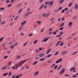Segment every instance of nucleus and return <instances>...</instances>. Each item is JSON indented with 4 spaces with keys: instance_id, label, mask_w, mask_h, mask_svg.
<instances>
[{
    "instance_id": "1",
    "label": "nucleus",
    "mask_w": 78,
    "mask_h": 78,
    "mask_svg": "<svg viewBox=\"0 0 78 78\" xmlns=\"http://www.w3.org/2000/svg\"><path fill=\"white\" fill-rule=\"evenodd\" d=\"M25 62H27V60H25L23 61L20 62V63L18 64H16L15 65V66L16 67V69H18V67H20L23 64H24Z\"/></svg>"
},
{
    "instance_id": "2",
    "label": "nucleus",
    "mask_w": 78,
    "mask_h": 78,
    "mask_svg": "<svg viewBox=\"0 0 78 78\" xmlns=\"http://www.w3.org/2000/svg\"><path fill=\"white\" fill-rule=\"evenodd\" d=\"M65 70H66V69H65L64 68H63V69H62L60 71V75H62V74L64 73V72H65Z\"/></svg>"
},
{
    "instance_id": "3",
    "label": "nucleus",
    "mask_w": 78,
    "mask_h": 78,
    "mask_svg": "<svg viewBox=\"0 0 78 78\" xmlns=\"http://www.w3.org/2000/svg\"><path fill=\"white\" fill-rule=\"evenodd\" d=\"M70 71H73V70H74L73 71V72H75L76 70H75V67H74L70 69Z\"/></svg>"
},
{
    "instance_id": "4",
    "label": "nucleus",
    "mask_w": 78,
    "mask_h": 78,
    "mask_svg": "<svg viewBox=\"0 0 78 78\" xmlns=\"http://www.w3.org/2000/svg\"><path fill=\"white\" fill-rule=\"evenodd\" d=\"M7 68V66H3L1 68V69L2 70H5Z\"/></svg>"
},
{
    "instance_id": "5",
    "label": "nucleus",
    "mask_w": 78,
    "mask_h": 78,
    "mask_svg": "<svg viewBox=\"0 0 78 78\" xmlns=\"http://www.w3.org/2000/svg\"><path fill=\"white\" fill-rule=\"evenodd\" d=\"M45 56V54L40 53L39 55V57H43Z\"/></svg>"
},
{
    "instance_id": "6",
    "label": "nucleus",
    "mask_w": 78,
    "mask_h": 78,
    "mask_svg": "<svg viewBox=\"0 0 78 78\" xmlns=\"http://www.w3.org/2000/svg\"><path fill=\"white\" fill-rule=\"evenodd\" d=\"M39 71H36L35 73L34 74V76H36V75L39 74Z\"/></svg>"
},
{
    "instance_id": "7",
    "label": "nucleus",
    "mask_w": 78,
    "mask_h": 78,
    "mask_svg": "<svg viewBox=\"0 0 78 78\" xmlns=\"http://www.w3.org/2000/svg\"><path fill=\"white\" fill-rule=\"evenodd\" d=\"M27 23V21H25L23 22H22L21 23V25H23L24 24H25Z\"/></svg>"
},
{
    "instance_id": "8",
    "label": "nucleus",
    "mask_w": 78,
    "mask_h": 78,
    "mask_svg": "<svg viewBox=\"0 0 78 78\" xmlns=\"http://www.w3.org/2000/svg\"><path fill=\"white\" fill-rule=\"evenodd\" d=\"M74 6H75V9H78V5H77V4H76L75 5H74Z\"/></svg>"
},
{
    "instance_id": "9",
    "label": "nucleus",
    "mask_w": 78,
    "mask_h": 78,
    "mask_svg": "<svg viewBox=\"0 0 78 78\" xmlns=\"http://www.w3.org/2000/svg\"><path fill=\"white\" fill-rule=\"evenodd\" d=\"M62 65H61L60 66H59L57 69V70H60V69H61L62 68Z\"/></svg>"
},
{
    "instance_id": "10",
    "label": "nucleus",
    "mask_w": 78,
    "mask_h": 78,
    "mask_svg": "<svg viewBox=\"0 0 78 78\" xmlns=\"http://www.w3.org/2000/svg\"><path fill=\"white\" fill-rule=\"evenodd\" d=\"M49 3L50 5L49 6H51L53 4V1H52L51 2H49Z\"/></svg>"
},
{
    "instance_id": "11",
    "label": "nucleus",
    "mask_w": 78,
    "mask_h": 78,
    "mask_svg": "<svg viewBox=\"0 0 78 78\" xmlns=\"http://www.w3.org/2000/svg\"><path fill=\"white\" fill-rule=\"evenodd\" d=\"M23 28V27L22 26H21L20 27V28L19 29V31H20Z\"/></svg>"
},
{
    "instance_id": "12",
    "label": "nucleus",
    "mask_w": 78,
    "mask_h": 78,
    "mask_svg": "<svg viewBox=\"0 0 78 78\" xmlns=\"http://www.w3.org/2000/svg\"><path fill=\"white\" fill-rule=\"evenodd\" d=\"M46 15H47L46 13H44L42 14V16L43 17H46Z\"/></svg>"
},
{
    "instance_id": "13",
    "label": "nucleus",
    "mask_w": 78,
    "mask_h": 78,
    "mask_svg": "<svg viewBox=\"0 0 78 78\" xmlns=\"http://www.w3.org/2000/svg\"><path fill=\"white\" fill-rule=\"evenodd\" d=\"M61 41H59L58 42H57V44H56V46L58 45L59 44V43H61Z\"/></svg>"
},
{
    "instance_id": "14",
    "label": "nucleus",
    "mask_w": 78,
    "mask_h": 78,
    "mask_svg": "<svg viewBox=\"0 0 78 78\" xmlns=\"http://www.w3.org/2000/svg\"><path fill=\"white\" fill-rule=\"evenodd\" d=\"M67 53V51H63L62 52V55H64L66 53Z\"/></svg>"
},
{
    "instance_id": "15",
    "label": "nucleus",
    "mask_w": 78,
    "mask_h": 78,
    "mask_svg": "<svg viewBox=\"0 0 78 78\" xmlns=\"http://www.w3.org/2000/svg\"><path fill=\"white\" fill-rule=\"evenodd\" d=\"M48 38H46L45 39H44L43 41V42H47V41H48Z\"/></svg>"
},
{
    "instance_id": "16",
    "label": "nucleus",
    "mask_w": 78,
    "mask_h": 78,
    "mask_svg": "<svg viewBox=\"0 0 78 78\" xmlns=\"http://www.w3.org/2000/svg\"><path fill=\"white\" fill-rule=\"evenodd\" d=\"M58 2L59 3H62L64 2V0L59 1Z\"/></svg>"
},
{
    "instance_id": "17",
    "label": "nucleus",
    "mask_w": 78,
    "mask_h": 78,
    "mask_svg": "<svg viewBox=\"0 0 78 78\" xmlns=\"http://www.w3.org/2000/svg\"><path fill=\"white\" fill-rule=\"evenodd\" d=\"M44 5L42 4V5H41L40 8H39V9H41L42 8L44 7Z\"/></svg>"
},
{
    "instance_id": "18",
    "label": "nucleus",
    "mask_w": 78,
    "mask_h": 78,
    "mask_svg": "<svg viewBox=\"0 0 78 78\" xmlns=\"http://www.w3.org/2000/svg\"><path fill=\"white\" fill-rule=\"evenodd\" d=\"M37 23H38V24H39V25H40V24L42 22H41V21H37Z\"/></svg>"
},
{
    "instance_id": "19",
    "label": "nucleus",
    "mask_w": 78,
    "mask_h": 78,
    "mask_svg": "<svg viewBox=\"0 0 78 78\" xmlns=\"http://www.w3.org/2000/svg\"><path fill=\"white\" fill-rule=\"evenodd\" d=\"M72 24H73L72 22H70L68 24V25H69V26H71Z\"/></svg>"
},
{
    "instance_id": "20",
    "label": "nucleus",
    "mask_w": 78,
    "mask_h": 78,
    "mask_svg": "<svg viewBox=\"0 0 78 78\" xmlns=\"http://www.w3.org/2000/svg\"><path fill=\"white\" fill-rule=\"evenodd\" d=\"M50 2H45L44 3V4H45V5H49V4H50Z\"/></svg>"
},
{
    "instance_id": "21",
    "label": "nucleus",
    "mask_w": 78,
    "mask_h": 78,
    "mask_svg": "<svg viewBox=\"0 0 78 78\" xmlns=\"http://www.w3.org/2000/svg\"><path fill=\"white\" fill-rule=\"evenodd\" d=\"M8 73H5L3 74V76H7L8 75Z\"/></svg>"
},
{
    "instance_id": "22",
    "label": "nucleus",
    "mask_w": 78,
    "mask_h": 78,
    "mask_svg": "<svg viewBox=\"0 0 78 78\" xmlns=\"http://www.w3.org/2000/svg\"><path fill=\"white\" fill-rule=\"evenodd\" d=\"M29 14H30V13L29 12H28L24 16H25V17H27V16H28Z\"/></svg>"
},
{
    "instance_id": "23",
    "label": "nucleus",
    "mask_w": 78,
    "mask_h": 78,
    "mask_svg": "<svg viewBox=\"0 0 78 78\" xmlns=\"http://www.w3.org/2000/svg\"><path fill=\"white\" fill-rule=\"evenodd\" d=\"M18 45V42H16L15 43V44H14V47H16L17 45Z\"/></svg>"
},
{
    "instance_id": "24",
    "label": "nucleus",
    "mask_w": 78,
    "mask_h": 78,
    "mask_svg": "<svg viewBox=\"0 0 78 78\" xmlns=\"http://www.w3.org/2000/svg\"><path fill=\"white\" fill-rule=\"evenodd\" d=\"M51 50V49L49 48V49L48 50V51H47V52L46 53V54H48V53H49V52Z\"/></svg>"
},
{
    "instance_id": "25",
    "label": "nucleus",
    "mask_w": 78,
    "mask_h": 78,
    "mask_svg": "<svg viewBox=\"0 0 78 78\" xmlns=\"http://www.w3.org/2000/svg\"><path fill=\"white\" fill-rule=\"evenodd\" d=\"M37 62H38L37 61H35V62H34L33 63V65H36V64H37Z\"/></svg>"
},
{
    "instance_id": "26",
    "label": "nucleus",
    "mask_w": 78,
    "mask_h": 78,
    "mask_svg": "<svg viewBox=\"0 0 78 78\" xmlns=\"http://www.w3.org/2000/svg\"><path fill=\"white\" fill-rule=\"evenodd\" d=\"M55 66H56V64H53L51 66V68H53V67H55Z\"/></svg>"
},
{
    "instance_id": "27",
    "label": "nucleus",
    "mask_w": 78,
    "mask_h": 78,
    "mask_svg": "<svg viewBox=\"0 0 78 78\" xmlns=\"http://www.w3.org/2000/svg\"><path fill=\"white\" fill-rule=\"evenodd\" d=\"M73 4V3L72 2H71V3H70L69 4V7H70V6H71Z\"/></svg>"
},
{
    "instance_id": "28",
    "label": "nucleus",
    "mask_w": 78,
    "mask_h": 78,
    "mask_svg": "<svg viewBox=\"0 0 78 78\" xmlns=\"http://www.w3.org/2000/svg\"><path fill=\"white\" fill-rule=\"evenodd\" d=\"M52 56V55L51 54L49 55H47V58H50Z\"/></svg>"
},
{
    "instance_id": "29",
    "label": "nucleus",
    "mask_w": 78,
    "mask_h": 78,
    "mask_svg": "<svg viewBox=\"0 0 78 78\" xmlns=\"http://www.w3.org/2000/svg\"><path fill=\"white\" fill-rule=\"evenodd\" d=\"M64 23H63L60 26H59V27H62L64 26Z\"/></svg>"
},
{
    "instance_id": "30",
    "label": "nucleus",
    "mask_w": 78,
    "mask_h": 78,
    "mask_svg": "<svg viewBox=\"0 0 78 78\" xmlns=\"http://www.w3.org/2000/svg\"><path fill=\"white\" fill-rule=\"evenodd\" d=\"M63 44H64V42H62L60 43V46H62Z\"/></svg>"
},
{
    "instance_id": "31",
    "label": "nucleus",
    "mask_w": 78,
    "mask_h": 78,
    "mask_svg": "<svg viewBox=\"0 0 78 78\" xmlns=\"http://www.w3.org/2000/svg\"><path fill=\"white\" fill-rule=\"evenodd\" d=\"M16 58L17 59H19L20 58V57L19 55H17L16 56Z\"/></svg>"
},
{
    "instance_id": "32",
    "label": "nucleus",
    "mask_w": 78,
    "mask_h": 78,
    "mask_svg": "<svg viewBox=\"0 0 78 78\" xmlns=\"http://www.w3.org/2000/svg\"><path fill=\"white\" fill-rule=\"evenodd\" d=\"M44 9H46L47 8V5H44Z\"/></svg>"
},
{
    "instance_id": "33",
    "label": "nucleus",
    "mask_w": 78,
    "mask_h": 78,
    "mask_svg": "<svg viewBox=\"0 0 78 78\" xmlns=\"http://www.w3.org/2000/svg\"><path fill=\"white\" fill-rule=\"evenodd\" d=\"M61 19L62 21H64V20H65V18H64V17L62 18Z\"/></svg>"
},
{
    "instance_id": "34",
    "label": "nucleus",
    "mask_w": 78,
    "mask_h": 78,
    "mask_svg": "<svg viewBox=\"0 0 78 78\" xmlns=\"http://www.w3.org/2000/svg\"><path fill=\"white\" fill-rule=\"evenodd\" d=\"M12 74V73L10 72L9 73L8 76H11Z\"/></svg>"
},
{
    "instance_id": "35",
    "label": "nucleus",
    "mask_w": 78,
    "mask_h": 78,
    "mask_svg": "<svg viewBox=\"0 0 78 78\" xmlns=\"http://www.w3.org/2000/svg\"><path fill=\"white\" fill-rule=\"evenodd\" d=\"M28 43V41H27L26 43H25L23 45V47H25L27 45V44Z\"/></svg>"
},
{
    "instance_id": "36",
    "label": "nucleus",
    "mask_w": 78,
    "mask_h": 78,
    "mask_svg": "<svg viewBox=\"0 0 78 78\" xmlns=\"http://www.w3.org/2000/svg\"><path fill=\"white\" fill-rule=\"evenodd\" d=\"M76 53H77V52H74L72 54V55H75L76 54Z\"/></svg>"
},
{
    "instance_id": "37",
    "label": "nucleus",
    "mask_w": 78,
    "mask_h": 78,
    "mask_svg": "<svg viewBox=\"0 0 78 78\" xmlns=\"http://www.w3.org/2000/svg\"><path fill=\"white\" fill-rule=\"evenodd\" d=\"M17 19H18V16H16L14 18V20H17Z\"/></svg>"
},
{
    "instance_id": "38",
    "label": "nucleus",
    "mask_w": 78,
    "mask_h": 78,
    "mask_svg": "<svg viewBox=\"0 0 78 78\" xmlns=\"http://www.w3.org/2000/svg\"><path fill=\"white\" fill-rule=\"evenodd\" d=\"M12 43H13V42L11 41H9V44L10 45H12Z\"/></svg>"
},
{
    "instance_id": "39",
    "label": "nucleus",
    "mask_w": 78,
    "mask_h": 78,
    "mask_svg": "<svg viewBox=\"0 0 78 78\" xmlns=\"http://www.w3.org/2000/svg\"><path fill=\"white\" fill-rule=\"evenodd\" d=\"M58 53H59V52L58 51H57L55 53L54 55H55V56L57 55L58 54Z\"/></svg>"
},
{
    "instance_id": "40",
    "label": "nucleus",
    "mask_w": 78,
    "mask_h": 78,
    "mask_svg": "<svg viewBox=\"0 0 78 78\" xmlns=\"http://www.w3.org/2000/svg\"><path fill=\"white\" fill-rule=\"evenodd\" d=\"M63 29H64V27H62L61 28H60L59 29V30H63Z\"/></svg>"
},
{
    "instance_id": "41",
    "label": "nucleus",
    "mask_w": 78,
    "mask_h": 78,
    "mask_svg": "<svg viewBox=\"0 0 78 78\" xmlns=\"http://www.w3.org/2000/svg\"><path fill=\"white\" fill-rule=\"evenodd\" d=\"M45 59V58H43L42 59H41L40 60V61H44Z\"/></svg>"
},
{
    "instance_id": "42",
    "label": "nucleus",
    "mask_w": 78,
    "mask_h": 78,
    "mask_svg": "<svg viewBox=\"0 0 78 78\" xmlns=\"http://www.w3.org/2000/svg\"><path fill=\"white\" fill-rule=\"evenodd\" d=\"M5 22H2V23H1V25H3V24H5Z\"/></svg>"
},
{
    "instance_id": "43",
    "label": "nucleus",
    "mask_w": 78,
    "mask_h": 78,
    "mask_svg": "<svg viewBox=\"0 0 78 78\" xmlns=\"http://www.w3.org/2000/svg\"><path fill=\"white\" fill-rule=\"evenodd\" d=\"M4 9H5V8H0V10H4Z\"/></svg>"
},
{
    "instance_id": "44",
    "label": "nucleus",
    "mask_w": 78,
    "mask_h": 78,
    "mask_svg": "<svg viewBox=\"0 0 78 78\" xmlns=\"http://www.w3.org/2000/svg\"><path fill=\"white\" fill-rule=\"evenodd\" d=\"M33 34H30L29 35H28V36H33Z\"/></svg>"
},
{
    "instance_id": "45",
    "label": "nucleus",
    "mask_w": 78,
    "mask_h": 78,
    "mask_svg": "<svg viewBox=\"0 0 78 78\" xmlns=\"http://www.w3.org/2000/svg\"><path fill=\"white\" fill-rule=\"evenodd\" d=\"M3 38H4V37H2L1 38V39H0V42L2 41V40H3Z\"/></svg>"
},
{
    "instance_id": "46",
    "label": "nucleus",
    "mask_w": 78,
    "mask_h": 78,
    "mask_svg": "<svg viewBox=\"0 0 78 78\" xmlns=\"http://www.w3.org/2000/svg\"><path fill=\"white\" fill-rule=\"evenodd\" d=\"M16 77V75L15 74H14V75H13L12 78H15Z\"/></svg>"
},
{
    "instance_id": "47",
    "label": "nucleus",
    "mask_w": 78,
    "mask_h": 78,
    "mask_svg": "<svg viewBox=\"0 0 78 78\" xmlns=\"http://www.w3.org/2000/svg\"><path fill=\"white\" fill-rule=\"evenodd\" d=\"M8 56H5L4 57V59H6V58H8Z\"/></svg>"
},
{
    "instance_id": "48",
    "label": "nucleus",
    "mask_w": 78,
    "mask_h": 78,
    "mask_svg": "<svg viewBox=\"0 0 78 78\" xmlns=\"http://www.w3.org/2000/svg\"><path fill=\"white\" fill-rule=\"evenodd\" d=\"M59 60H57V61H56L55 62V63H56V64H58V63H59Z\"/></svg>"
},
{
    "instance_id": "49",
    "label": "nucleus",
    "mask_w": 78,
    "mask_h": 78,
    "mask_svg": "<svg viewBox=\"0 0 78 78\" xmlns=\"http://www.w3.org/2000/svg\"><path fill=\"white\" fill-rule=\"evenodd\" d=\"M22 9H21L20 11H19L18 13H20V12H22Z\"/></svg>"
},
{
    "instance_id": "50",
    "label": "nucleus",
    "mask_w": 78,
    "mask_h": 78,
    "mask_svg": "<svg viewBox=\"0 0 78 78\" xmlns=\"http://www.w3.org/2000/svg\"><path fill=\"white\" fill-rule=\"evenodd\" d=\"M68 8H66L65 9V11H68Z\"/></svg>"
},
{
    "instance_id": "51",
    "label": "nucleus",
    "mask_w": 78,
    "mask_h": 78,
    "mask_svg": "<svg viewBox=\"0 0 78 78\" xmlns=\"http://www.w3.org/2000/svg\"><path fill=\"white\" fill-rule=\"evenodd\" d=\"M44 31V29H42L41 30V33H42L43 31Z\"/></svg>"
},
{
    "instance_id": "52",
    "label": "nucleus",
    "mask_w": 78,
    "mask_h": 78,
    "mask_svg": "<svg viewBox=\"0 0 78 78\" xmlns=\"http://www.w3.org/2000/svg\"><path fill=\"white\" fill-rule=\"evenodd\" d=\"M37 42V40H36L35 41H34V44H36Z\"/></svg>"
},
{
    "instance_id": "53",
    "label": "nucleus",
    "mask_w": 78,
    "mask_h": 78,
    "mask_svg": "<svg viewBox=\"0 0 78 78\" xmlns=\"http://www.w3.org/2000/svg\"><path fill=\"white\" fill-rule=\"evenodd\" d=\"M62 61V59L61 58H60L59 59V62H61Z\"/></svg>"
},
{
    "instance_id": "54",
    "label": "nucleus",
    "mask_w": 78,
    "mask_h": 78,
    "mask_svg": "<svg viewBox=\"0 0 78 78\" xmlns=\"http://www.w3.org/2000/svg\"><path fill=\"white\" fill-rule=\"evenodd\" d=\"M57 67H58V66L56 65L54 67V69H57Z\"/></svg>"
},
{
    "instance_id": "55",
    "label": "nucleus",
    "mask_w": 78,
    "mask_h": 78,
    "mask_svg": "<svg viewBox=\"0 0 78 78\" xmlns=\"http://www.w3.org/2000/svg\"><path fill=\"white\" fill-rule=\"evenodd\" d=\"M62 7H60L58 8V9H59V10H61V9H62Z\"/></svg>"
},
{
    "instance_id": "56",
    "label": "nucleus",
    "mask_w": 78,
    "mask_h": 78,
    "mask_svg": "<svg viewBox=\"0 0 78 78\" xmlns=\"http://www.w3.org/2000/svg\"><path fill=\"white\" fill-rule=\"evenodd\" d=\"M10 6H12V5L11 4H9L8 5V7H9Z\"/></svg>"
},
{
    "instance_id": "57",
    "label": "nucleus",
    "mask_w": 78,
    "mask_h": 78,
    "mask_svg": "<svg viewBox=\"0 0 78 78\" xmlns=\"http://www.w3.org/2000/svg\"><path fill=\"white\" fill-rule=\"evenodd\" d=\"M9 2V0H7L6 1V2L7 3H8Z\"/></svg>"
},
{
    "instance_id": "58",
    "label": "nucleus",
    "mask_w": 78,
    "mask_h": 78,
    "mask_svg": "<svg viewBox=\"0 0 78 78\" xmlns=\"http://www.w3.org/2000/svg\"><path fill=\"white\" fill-rule=\"evenodd\" d=\"M12 62H9L8 65V66H10L11 65V63Z\"/></svg>"
},
{
    "instance_id": "59",
    "label": "nucleus",
    "mask_w": 78,
    "mask_h": 78,
    "mask_svg": "<svg viewBox=\"0 0 78 78\" xmlns=\"http://www.w3.org/2000/svg\"><path fill=\"white\" fill-rule=\"evenodd\" d=\"M62 35H58L57 36V37H60V36H61Z\"/></svg>"
},
{
    "instance_id": "60",
    "label": "nucleus",
    "mask_w": 78,
    "mask_h": 78,
    "mask_svg": "<svg viewBox=\"0 0 78 78\" xmlns=\"http://www.w3.org/2000/svg\"><path fill=\"white\" fill-rule=\"evenodd\" d=\"M48 16H49V13H48L47 14H46V17H47Z\"/></svg>"
},
{
    "instance_id": "61",
    "label": "nucleus",
    "mask_w": 78,
    "mask_h": 78,
    "mask_svg": "<svg viewBox=\"0 0 78 78\" xmlns=\"http://www.w3.org/2000/svg\"><path fill=\"white\" fill-rule=\"evenodd\" d=\"M40 51L37 49L36 50V53H38V52H39V51Z\"/></svg>"
},
{
    "instance_id": "62",
    "label": "nucleus",
    "mask_w": 78,
    "mask_h": 78,
    "mask_svg": "<svg viewBox=\"0 0 78 78\" xmlns=\"http://www.w3.org/2000/svg\"><path fill=\"white\" fill-rule=\"evenodd\" d=\"M50 73H53V71L52 70H51L50 71Z\"/></svg>"
},
{
    "instance_id": "63",
    "label": "nucleus",
    "mask_w": 78,
    "mask_h": 78,
    "mask_svg": "<svg viewBox=\"0 0 78 78\" xmlns=\"http://www.w3.org/2000/svg\"><path fill=\"white\" fill-rule=\"evenodd\" d=\"M21 36H24V33H21Z\"/></svg>"
},
{
    "instance_id": "64",
    "label": "nucleus",
    "mask_w": 78,
    "mask_h": 78,
    "mask_svg": "<svg viewBox=\"0 0 78 78\" xmlns=\"http://www.w3.org/2000/svg\"><path fill=\"white\" fill-rule=\"evenodd\" d=\"M19 78V75L17 76L15 78Z\"/></svg>"
}]
</instances>
